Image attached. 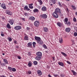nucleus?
<instances>
[{"label": "nucleus", "instance_id": "nucleus-1", "mask_svg": "<svg viewBox=\"0 0 77 77\" xmlns=\"http://www.w3.org/2000/svg\"><path fill=\"white\" fill-rule=\"evenodd\" d=\"M35 39L36 41H37V42L40 45H42L43 44V42L41 40V39L40 37L35 36Z\"/></svg>", "mask_w": 77, "mask_h": 77}, {"label": "nucleus", "instance_id": "nucleus-2", "mask_svg": "<svg viewBox=\"0 0 77 77\" xmlns=\"http://www.w3.org/2000/svg\"><path fill=\"white\" fill-rule=\"evenodd\" d=\"M52 16L56 18H57L59 17V15L57 14V13L54 12V13H53L52 14Z\"/></svg>", "mask_w": 77, "mask_h": 77}, {"label": "nucleus", "instance_id": "nucleus-3", "mask_svg": "<svg viewBox=\"0 0 77 77\" xmlns=\"http://www.w3.org/2000/svg\"><path fill=\"white\" fill-rule=\"evenodd\" d=\"M39 21H36L34 22V26L36 27H38L39 25Z\"/></svg>", "mask_w": 77, "mask_h": 77}, {"label": "nucleus", "instance_id": "nucleus-4", "mask_svg": "<svg viewBox=\"0 0 77 77\" xmlns=\"http://www.w3.org/2000/svg\"><path fill=\"white\" fill-rule=\"evenodd\" d=\"M40 17H42V18H43L44 19L47 18V15L46 14H41L40 15Z\"/></svg>", "mask_w": 77, "mask_h": 77}, {"label": "nucleus", "instance_id": "nucleus-5", "mask_svg": "<svg viewBox=\"0 0 77 77\" xmlns=\"http://www.w3.org/2000/svg\"><path fill=\"white\" fill-rule=\"evenodd\" d=\"M14 29L16 30H20L21 28L20 26H16L14 27Z\"/></svg>", "mask_w": 77, "mask_h": 77}, {"label": "nucleus", "instance_id": "nucleus-6", "mask_svg": "<svg viewBox=\"0 0 77 77\" xmlns=\"http://www.w3.org/2000/svg\"><path fill=\"white\" fill-rule=\"evenodd\" d=\"M55 12L56 13H61V11H60V9L59 8H57L55 9Z\"/></svg>", "mask_w": 77, "mask_h": 77}, {"label": "nucleus", "instance_id": "nucleus-7", "mask_svg": "<svg viewBox=\"0 0 77 77\" xmlns=\"http://www.w3.org/2000/svg\"><path fill=\"white\" fill-rule=\"evenodd\" d=\"M37 74L39 75V76H41V75H42V73L41 72V71L40 70H38L37 71Z\"/></svg>", "mask_w": 77, "mask_h": 77}, {"label": "nucleus", "instance_id": "nucleus-8", "mask_svg": "<svg viewBox=\"0 0 77 77\" xmlns=\"http://www.w3.org/2000/svg\"><path fill=\"white\" fill-rule=\"evenodd\" d=\"M6 13L8 15H12V13L10 11L7 10L5 11Z\"/></svg>", "mask_w": 77, "mask_h": 77}, {"label": "nucleus", "instance_id": "nucleus-9", "mask_svg": "<svg viewBox=\"0 0 77 77\" xmlns=\"http://www.w3.org/2000/svg\"><path fill=\"white\" fill-rule=\"evenodd\" d=\"M36 55L38 56H40L41 57V56H42V53L41 52H38L36 53Z\"/></svg>", "mask_w": 77, "mask_h": 77}, {"label": "nucleus", "instance_id": "nucleus-10", "mask_svg": "<svg viewBox=\"0 0 77 77\" xmlns=\"http://www.w3.org/2000/svg\"><path fill=\"white\" fill-rule=\"evenodd\" d=\"M1 7L3 8L4 9H6V7L5 5V4H2L1 5Z\"/></svg>", "mask_w": 77, "mask_h": 77}, {"label": "nucleus", "instance_id": "nucleus-11", "mask_svg": "<svg viewBox=\"0 0 77 77\" xmlns=\"http://www.w3.org/2000/svg\"><path fill=\"white\" fill-rule=\"evenodd\" d=\"M9 23H10V24L11 25H13L14 23V20L12 19L10 20L9 21Z\"/></svg>", "mask_w": 77, "mask_h": 77}, {"label": "nucleus", "instance_id": "nucleus-12", "mask_svg": "<svg viewBox=\"0 0 77 77\" xmlns=\"http://www.w3.org/2000/svg\"><path fill=\"white\" fill-rule=\"evenodd\" d=\"M29 19L31 21H34L35 20V18L33 16H31L29 18Z\"/></svg>", "mask_w": 77, "mask_h": 77}, {"label": "nucleus", "instance_id": "nucleus-13", "mask_svg": "<svg viewBox=\"0 0 77 77\" xmlns=\"http://www.w3.org/2000/svg\"><path fill=\"white\" fill-rule=\"evenodd\" d=\"M41 57L36 56L35 57V59L36 60H41Z\"/></svg>", "mask_w": 77, "mask_h": 77}, {"label": "nucleus", "instance_id": "nucleus-14", "mask_svg": "<svg viewBox=\"0 0 77 77\" xmlns=\"http://www.w3.org/2000/svg\"><path fill=\"white\" fill-rule=\"evenodd\" d=\"M71 30V29L69 28H66L65 30L66 32H70V30Z\"/></svg>", "mask_w": 77, "mask_h": 77}, {"label": "nucleus", "instance_id": "nucleus-15", "mask_svg": "<svg viewBox=\"0 0 77 77\" xmlns=\"http://www.w3.org/2000/svg\"><path fill=\"white\" fill-rule=\"evenodd\" d=\"M43 29L44 31L45 32H47L48 31V28H47L44 27Z\"/></svg>", "mask_w": 77, "mask_h": 77}, {"label": "nucleus", "instance_id": "nucleus-16", "mask_svg": "<svg viewBox=\"0 0 77 77\" xmlns=\"http://www.w3.org/2000/svg\"><path fill=\"white\" fill-rule=\"evenodd\" d=\"M42 9L43 11H45L47 10V8L45 6H43L42 7Z\"/></svg>", "mask_w": 77, "mask_h": 77}, {"label": "nucleus", "instance_id": "nucleus-17", "mask_svg": "<svg viewBox=\"0 0 77 77\" xmlns=\"http://www.w3.org/2000/svg\"><path fill=\"white\" fill-rule=\"evenodd\" d=\"M32 5H33V4L32 3L30 4L29 5V8H30L31 9H33V7L32 6Z\"/></svg>", "mask_w": 77, "mask_h": 77}, {"label": "nucleus", "instance_id": "nucleus-18", "mask_svg": "<svg viewBox=\"0 0 77 77\" xmlns=\"http://www.w3.org/2000/svg\"><path fill=\"white\" fill-rule=\"evenodd\" d=\"M68 18H65L64 19V22L65 24H67V23L68 22Z\"/></svg>", "mask_w": 77, "mask_h": 77}, {"label": "nucleus", "instance_id": "nucleus-19", "mask_svg": "<svg viewBox=\"0 0 77 77\" xmlns=\"http://www.w3.org/2000/svg\"><path fill=\"white\" fill-rule=\"evenodd\" d=\"M58 63L59 65H60V66H64V64L62 62H59Z\"/></svg>", "mask_w": 77, "mask_h": 77}, {"label": "nucleus", "instance_id": "nucleus-20", "mask_svg": "<svg viewBox=\"0 0 77 77\" xmlns=\"http://www.w3.org/2000/svg\"><path fill=\"white\" fill-rule=\"evenodd\" d=\"M37 2H39V4L40 5H42V1L41 0H37Z\"/></svg>", "mask_w": 77, "mask_h": 77}, {"label": "nucleus", "instance_id": "nucleus-21", "mask_svg": "<svg viewBox=\"0 0 77 77\" xmlns=\"http://www.w3.org/2000/svg\"><path fill=\"white\" fill-rule=\"evenodd\" d=\"M8 29H11V26L10 25V24L9 23H8L6 25Z\"/></svg>", "mask_w": 77, "mask_h": 77}, {"label": "nucleus", "instance_id": "nucleus-22", "mask_svg": "<svg viewBox=\"0 0 77 77\" xmlns=\"http://www.w3.org/2000/svg\"><path fill=\"white\" fill-rule=\"evenodd\" d=\"M28 65L29 67H30V66H32V62L31 61H29Z\"/></svg>", "mask_w": 77, "mask_h": 77}, {"label": "nucleus", "instance_id": "nucleus-23", "mask_svg": "<svg viewBox=\"0 0 77 77\" xmlns=\"http://www.w3.org/2000/svg\"><path fill=\"white\" fill-rule=\"evenodd\" d=\"M57 26H58L60 27L62 26V23H60V22H58L57 23Z\"/></svg>", "mask_w": 77, "mask_h": 77}, {"label": "nucleus", "instance_id": "nucleus-24", "mask_svg": "<svg viewBox=\"0 0 77 77\" xmlns=\"http://www.w3.org/2000/svg\"><path fill=\"white\" fill-rule=\"evenodd\" d=\"M71 71L73 73V74L74 75H77V73H76V72H75V71H74L73 70H72Z\"/></svg>", "mask_w": 77, "mask_h": 77}, {"label": "nucleus", "instance_id": "nucleus-25", "mask_svg": "<svg viewBox=\"0 0 77 77\" xmlns=\"http://www.w3.org/2000/svg\"><path fill=\"white\" fill-rule=\"evenodd\" d=\"M61 54H62L65 57H66V56H67V55H66V54H65V53L63 52H61Z\"/></svg>", "mask_w": 77, "mask_h": 77}, {"label": "nucleus", "instance_id": "nucleus-26", "mask_svg": "<svg viewBox=\"0 0 77 77\" xmlns=\"http://www.w3.org/2000/svg\"><path fill=\"white\" fill-rule=\"evenodd\" d=\"M63 42V39L62 38H59V42L61 44Z\"/></svg>", "mask_w": 77, "mask_h": 77}, {"label": "nucleus", "instance_id": "nucleus-27", "mask_svg": "<svg viewBox=\"0 0 77 77\" xmlns=\"http://www.w3.org/2000/svg\"><path fill=\"white\" fill-rule=\"evenodd\" d=\"M38 11H39V10L36 8L34 10H33V12L35 13V12H38Z\"/></svg>", "mask_w": 77, "mask_h": 77}, {"label": "nucleus", "instance_id": "nucleus-28", "mask_svg": "<svg viewBox=\"0 0 77 77\" xmlns=\"http://www.w3.org/2000/svg\"><path fill=\"white\" fill-rule=\"evenodd\" d=\"M3 60H4L5 63L6 64H8V61H7V60L6 59H4Z\"/></svg>", "mask_w": 77, "mask_h": 77}, {"label": "nucleus", "instance_id": "nucleus-29", "mask_svg": "<svg viewBox=\"0 0 77 77\" xmlns=\"http://www.w3.org/2000/svg\"><path fill=\"white\" fill-rule=\"evenodd\" d=\"M28 47H30L31 46H32V42H30L29 43H28Z\"/></svg>", "mask_w": 77, "mask_h": 77}, {"label": "nucleus", "instance_id": "nucleus-30", "mask_svg": "<svg viewBox=\"0 0 77 77\" xmlns=\"http://www.w3.org/2000/svg\"><path fill=\"white\" fill-rule=\"evenodd\" d=\"M71 7L73 9H74V10L76 9V8L74 5H72Z\"/></svg>", "mask_w": 77, "mask_h": 77}, {"label": "nucleus", "instance_id": "nucleus-31", "mask_svg": "<svg viewBox=\"0 0 77 77\" xmlns=\"http://www.w3.org/2000/svg\"><path fill=\"white\" fill-rule=\"evenodd\" d=\"M8 39L9 41L10 42L12 41V38H11V37H8Z\"/></svg>", "mask_w": 77, "mask_h": 77}, {"label": "nucleus", "instance_id": "nucleus-32", "mask_svg": "<svg viewBox=\"0 0 77 77\" xmlns=\"http://www.w3.org/2000/svg\"><path fill=\"white\" fill-rule=\"evenodd\" d=\"M24 39L25 40L28 41V37L27 36H25L24 37Z\"/></svg>", "mask_w": 77, "mask_h": 77}, {"label": "nucleus", "instance_id": "nucleus-33", "mask_svg": "<svg viewBox=\"0 0 77 77\" xmlns=\"http://www.w3.org/2000/svg\"><path fill=\"white\" fill-rule=\"evenodd\" d=\"M11 71H12L13 72H14L15 71H16V69H15V68H12Z\"/></svg>", "mask_w": 77, "mask_h": 77}, {"label": "nucleus", "instance_id": "nucleus-34", "mask_svg": "<svg viewBox=\"0 0 77 77\" xmlns=\"http://www.w3.org/2000/svg\"><path fill=\"white\" fill-rule=\"evenodd\" d=\"M33 63L35 65H36L38 64V62L36 61H34L33 62Z\"/></svg>", "mask_w": 77, "mask_h": 77}, {"label": "nucleus", "instance_id": "nucleus-35", "mask_svg": "<svg viewBox=\"0 0 77 77\" xmlns=\"http://www.w3.org/2000/svg\"><path fill=\"white\" fill-rule=\"evenodd\" d=\"M58 4L60 7H61V8L62 7V4H61V3H60V2H59Z\"/></svg>", "mask_w": 77, "mask_h": 77}, {"label": "nucleus", "instance_id": "nucleus-36", "mask_svg": "<svg viewBox=\"0 0 77 77\" xmlns=\"http://www.w3.org/2000/svg\"><path fill=\"white\" fill-rule=\"evenodd\" d=\"M65 24H67L68 26H69L71 25V22H68L67 23H65Z\"/></svg>", "mask_w": 77, "mask_h": 77}, {"label": "nucleus", "instance_id": "nucleus-37", "mask_svg": "<svg viewBox=\"0 0 77 77\" xmlns=\"http://www.w3.org/2000/svg\"><path fill=\"white\" fill-rule=\"evenodd\" d=\"M56 0H51L52 2V3H54V4H55V3H56Z\"/></svg>", "mask_w": 77, "mask_h": 77}, {"label": "nucleus", "instance_id": "nucleus-38", "mask_svg": "<svg viewBox=\"0 0 77 77\" xmlns=\"http://www.w3.org/2000/svg\"><path fill=\"white\" fill-rule=\"evenodd\" d=\"M43 47H44V48H45V49H47V46H46V45H43Z\"/></svg>", "mask_w": 77, "mask_h": 77}, {"label": "nucleus", "instance_id": "nucleus-39", "mask_svg": "<svg viewBox=\"0 0 77 77\" xmlns=\"http://www.w3.org/2000/svg\"><path fill=\"white\" fill-rule=\"evenodd\" d=\"M8 69H9V70H10V71H12V68H11V67H8Z\"/></svg>", "mask_w": 77, "mask_h": 77}, {"label": "nucleus", "instance_id": "nucleus-40", "mask_svg": "<svg viewBox=\"0 0 77 77\" xmlns=\"http://www.w3.org/2000/svg\"><path fill=\"white\" fill-rule=\"evenodd\" d=\"M32 44L33 47H35V45H36V43L35 42L32 43Z\"/></svg>", "mask_w": 77, "mask_h": 77}, {"label": "nucleus", "instance_id": "nucleus-41", "mask_svg": "<svg viewBox=\"0 0 77 77\" xmlns=\"http://www.w3.org/2000/svg\"><path fill=\"white\" fill-rule=\"evenodd\" d=\"M28 8V7H27V6H25L24 7V10H26Z\"/></svg>", "mask_w": 77, "mask_h": 77}, {"label": "nucleus", "instance_id": "nucleus-42", "mask_svg": "<svg viewBox=\"0 0 77 77\" xmlns=\"http://www.w3.org/2000/svg\"><path fill=\"white\" fill-rule=\"evenodd\" d=\"M73 21H74V22H76V21L77 20H76V18L75 17H74L73 19Z\"/></svg>", "mask_w": 77, "mask_h": 77}, {"label": "nucleus", "instance_id": "nucleus-43", "mask_svg": "<svg viewBox=\"0 0 77 77\" xmlns=\"http://www.w3.org/2000/svg\"><path fill=\"white\" fill-rule=\"evenodd\" d=\"M28 73L29 74H32V72L30 71H29L28 72Z\"/></svg>", "mask_w": 77, "mask_h": 77}, {"label": "nucleus", "instance_id": "nucleus-44", "mask_svg": "<svg viewBox=\"0 0 77 77\" xmlns=\"http://www.w3.org/2000/svg\"><path fill=\"white\" fill-rule=\"evenodd\" d=\"M74 36H77V32H74Z\"/></svg>", "mask_w": 77, "mask_h": 77}, {"label": "nucleus", "instance_id": "nucleus-45", "mask_svg": "<svg viewBox=\"0 0 77 77\" xmlns=\"http://www.w3.org/2000/svg\"><path fill=\"white\" fill-rule=\"evenodd\" d=\"M1 65H2V66H5V63H2L1 64Z\"/></svg>", "mask_w": 77, "mask_h": 77}, {"label": "nucleus", "instance_id": "nucleus-46", "mask_svg": "<svg viewBox=\"0 0 77 77\" xmlns=\"http://www.w3.org/2000/svg\"><path fill=\"white\" fill-rule=\"evenodd\" d=\"M12 4V2H10L8 3V5H11Z\"/></svg>", "mask_w": 77, "mask_h": 77}, {"label": "nucleus", "instance_id": "nucleus-47", "mask_svg": "<svg viewBox=\"0 0 77 77\" xmlns=\"http://www.w3.org/2000/svg\"><path fill=\"white\" fill-rule=\"evenodd\" d=\"M28 55L29 56H30L31 55V53H30V52H28Z\"/></svg>", "mask_w": 77, "mask_h": 77}, {"label": "nucleus", "instance_id": "nucleus-48", "mask_svg": "<svg viewBox=\"0 0 77 77\" xmlns=\"http://www.w3.org/2000/svg\"><path fill=\"white\" fill-rule=\"evenodd\" d=\"M61 77H64V76H65V75H64V74H62L61 75Z\"/></svg>", "mask_w": 77, "mask_h": 77}, {"label": "nucleus", "instance_id": "nucleus-49", "mask_svg": "<svg viewBox=\"0 0 77 77\" xmlns=\"http://www.w3.org/2000/svg\"><path fill=\"white\" fill-rule=\"evenodd\" d=\"M17 57L19 59H21V57L20 56H18Z\"/></svg>", "mask_w": 77, "mask_h": 77}, {"label": "nucleus", "instance_id": "nucleus-50", "mask_svg": "<svg viewBox=\"0 0 77 77\" xmlns=\"http://www.w3.org/2000/svg\"><path fill=\"white\" fill-rule=\"evenodd\" d=\"M67 63L69 64H71V63H70V62H69V61H67Z\"/></svg>", "mask_w": 77, "mask_h": 77}, {"label": "nucleus", "instance_id": "nucleus-51", "mask_svg": "<svg viewBox=\"0 0 77 77\" xmlns=\"http://www.w3.org/2000/svg\"><path fill=\"white\" fill-rule=\"evenodd\" d=\"M1 35L2 36H4V34H3V33H1Z\"/></svg>", "mask_w": 77, "mask_h": 77}, {"label": "nucleus", "instance_id": "nucleus-52", "mask_svg": "<svg viewBox=\"0 0 77 77\" xmlns=\"http://www.w3.org/2000/svg\"><path fill=\"white\" fill-rule=\"evenodd\" d=\"M54 77H56L58 75H54Z\"/></svg>", "mask_w": 77, "mask_h": 77}, {"label": "nucleus", "instance_id": "nucleus-53", "mask_svg": "<svg viewBox=\"0 0 77 77\" xmlns=\"http://www.w3.org/2000/svg\"><path fill=\"white\" fill-rule=\"evenodd\" d=\"M22 20H23V21H25V19L24 18H23L22 19Z\"/></svg>", "mask_w": 77, "mask_h": 77}, {"label": "nucleus", "instance_id": "nucleus-54", "mask_svg": "<svg viewBox=\"0 0 77 77\" xmlns=\"http://www.w3.org/2000/svg\"><path fill=\"white\" fill-rule=\"evenodd\" d=\"M29 29H30V28H29V27H27V30H29Z\"/></svg>", "mask_w": 77, "mask_h": 77}, {"label": "nucleus", "instance_id": "nucleus-55", "mask_svg": "<svg viewBox=\"0 0 77 77\" xmlns=\"http://www.w3.org/2000/svg\"><path fill=\"white\" fill-rule=\"evenodd\" d=\"M71 41H72V42H74V39H71Z\"/></svg>", "mask_w": 77, "mask_h": 77}, {"label": "nucleus", "instance_id": "nucleus-56", "mask_svg": "<svg viewBox=\"0 0 77 77\" xmlns=\"http://www.w3.org/2000/svg\"><path fill=\"white\" fill-rule=\"evenodd\" d=\"M26 10L27 11H30V9L28 7Z\"/></svg>", "mask_w": 77, "mask_h": 77}, {"label": "nucleus", "instance_id": "nucleus-57", "mask_svg": "<svg viewBox=\"0 0 77 77\" xmlns=\"http://www.w3.org/2000/svg\"><path fill=\"white\" fill-rule=\"evenodd\" d=\"M14 42L15 44H17V41H14Z\"/></svg>", "mask_w": 77, "mask_h": 77}, {"label": "nucleus", "instance_id": "nucleus-58", "mask_svg": "<svg viewBox=\"0 0 77 77\" xmlns=\"http://www.w3.org/2000/svg\"><path fill=\"white\" fill-rule=\"evenodd\" d=\"M24 14L25 16H27V13H25Z\"/></svg>", "mask_w": 77, "mask_h": 77}, {"label": "nucleus", "instance_id": "nucleus-59", "mask_svg": "<svg viewBox=\"0 0 77 77\" xmlns=\"http://www.w3.org/2000/svg\"><path fill=\"white\" fill-rule=\"evenodd\" d=\"M63 15H62V14H60V17H62Z\"/></svg>", "mask_w": 77, "mask_h": 77}, {"label": "nucleus", "instance_id": "nucleus-60", "mask_svg": "<svg viewBox=\"0 0 77 77\" xmlns=\"http://www.w3.org/2000/svg\"><path fill=\"white\" fill-rule=\"evenodd\" d=\"M75 15H77V12H75Z\"/></svg>", "mask_w": 77, "mask_h": 77}, {"label": "nucleus", "instance_id": "nucleus-61", "mask_svg": "<svg viewBox=\"0 0 77 77\" xmlns=\"http://www.w3.org/2000/svg\"><path fill=\"white\" fill-rule=\"evenodd\" d=\"M53 60H54V57H53Z\"/></svg>", "mask_w": 77, "mask_h": 77}, {"label": "nucleus", "instance_id": "nucleus-62", "mask_svg": "<svg viewBox=\"0 0 77 77\" xmlns=\"http://www.w3.org/2000/svg\"><path fill=\"white\" fill-rule=\"evenodd\" d=\"M66 9H67V11H69L68 9V8H67Z\"/></svg>", "mask_w": 77, "mask_h": 77}, {"label": "nucleus", "instance_id": "nucleus-63", "mask_svg": "<svg viewBox=\"0 0 77 77\" xmlns=\"http://www.w3.org/2000/svg\"><path fill=\"white\" fill-rule=\"evenodd\" d=\"M2 55H5V53H3L2 54Z\"/></svg>", "mask_w": 77, "mask_h": 77}, {"label": "nucleus", "instance_id": "nucleus-64", "mask_svg": "<svg viewBox=\"0 0 77 77\" xmlns=\"http://www.w3.org/2000/svg\"><path fill=\"white\" fill-rule=\"evenodd\" d=\"M10 77H12V76L11 75H10Z\"/></svg>", "mask_w": 77, "mask_h": 77}]
</instances>
